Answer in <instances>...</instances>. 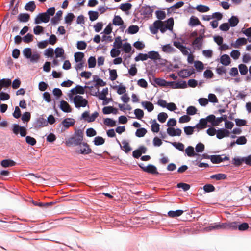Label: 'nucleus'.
Returning <instances> with one entry per match:
<instances>
[{
	"mask_svg": "<svg viewBox=\"0 0 251 251\" xmlns=\"http://www.w3.org/2000/svg\"><path fill=\"white\" fill-rule=\"evenodd\" d=\"M71 100H73L75 107L77 109L85 107L88 105V100L81 95H75Z\"/></svg>",
	"mask_w": 251,
	"mask_h": 251,
	"instance_id": "f257e3e1",
	"label": "nucleus"
},
{
	"mask_svg": "<svg viewBox=\"0 0 251 251\" xmlns=\"http://www.w3.org/2000/svg\"><path fill=\"white\" fill-rule=\"evenodd\" d=\"M92 88V87H90L87 85H85L84 87H82L80 85H77L75 88L72 89L70 90V93L68 94V97L70 100H72L73 97L75 95H80L84 94L85 93V88Z\"/></svg>",
	"mask_w": 251,
	"mask_h": 251,
	"instance_id": "f03ea898",
	"label": "nucleus"
},
{
	"mask_svg": "<svg viewBox=\"0 0 251 251\" xmlns=\"http://www.w3.org/2000/svg\"><path fill=\"white\" fill-rule=\"evenodd\" d=\"M223 155H203L204 157L207 159H210L213 163H219L225 160H229V158L227 156L222 157Z\"/></svg>",
	"mask_w": 251,
	"mask_h": 251,
	"instance_id": "7ed1b4c3",
	"label": "nucleus"
},
{
	"mask_svg": "<svg viewBox=\"0 0 251 251\" xmlns=\"http://www.w3.org/2000/svg\"><path fill=\"white\" fill-rule=\"evenodd\" d=\"M75 123V120L71 118H67L62 121L59 127L61 128V132L64 131L66 129L72 126Z\"/></svg>",
	"mask_w": 251,
	"mask_h": 251,
	"instance_id": "20e7f679",
	"label": "nucleus"
},
{
	"mask_svg": "<svg viewBox=\"0 0 251 251\" xmlns=\"http://www.w3.org/2000/svg\"><path fill=\"white\" fill-rule=\"evenodd\" d=\"M98 116V112H95L91 116H89V112L86 111L82 114L81 117L88 123H90L94 122Z\"/></svg>",
	"mask_w": 251,
	"mask_h": 251,
	"instance_id": "39448f33",
	"label": "nucleus"
},
{
	"mask_svg": "<svg viewBox=\"0 0 251 251\" xmlns=\"http://www.w3.org/2000/svg\"><path fill=\"white\" fill-rule=\"evenodd\" d=\"M49 20V17L48 16L45 12H44L39 14L36 17L34 20V23L35 24H39L41 22L48 23Z\"/></svg>",
	"mask_w": 251,
	"mask_h": 251,
	"instance_id": "423d86ee",
	"label": "nucleus"
},
{
	"mask_svg": "<svg viewBox=\"0 0 251 251\" xmlns=\"http://www.w3.org/2000/svg\"><path fill=\"white\" fill-rule=\"evenodd\" d=\"M77 152L82 154H88L92 152V150L87 143H83L79 146Z\"/></svg>",
	"mask_w": 251,
	"mask_h": 251,
	"instance_id": "0eeeda50",
	"label": "nucleus"
},
{
	"mask_svg": "<svg viewBox=\"0 0 251 251\" xmlns=\"http://www.w3.org/2000/svg\"><path fill=\"white\" fill-rule=\"evenodd\" d=\"M74 145L80 146L83 141V134L81 131H78L75 133V136L72 137Z\"/></svg>",
	"mask_w": 251,
	"mask_h": 251,
	"instance_id": "6e6552de",
	"label": "nucleus"
},
{
	"mask_svg": "<svg viewBox=\"0 0 251 251\" xmlns=\"http://www.w3.org/2000/svg\"><path fill=\"white\" fill-rule=\"evenodd\" d=\"M140 167L142 169V170L146 172H148L149 173H151L152 174H158V172L157 171L156 167L151 164H150L147 166H142L141 165H139Z\"/></svg>",
	"mask_w": 251,
	"mask_h": 251,
	"instance_id": "1a4fd4ad",
	"label": "nucleus"
},
{
	"mask_svg": "<svg viewBox=\"0 0 251 251\" xmlns=\"http://www.w3.org/2000/svg\"><path fill=\"white\" fill-rule=\"evenodd\" d=\"M203 36L202 35H200L197 37L193 42V45L195 48L198 50L201 49L203 42Z\"/></svg>",
	"mask_w": 251,
	"mask_h": 251,
	"instance_id": "9d476101",
	"label": "nucleus"
},
{
	"mask_svg": "<svg viewBox=\"0 0 251 251\" xmlns=\"http://www.w3.org/2000/svg\"><path fill=\"white\" fill-rule=\"evenodd\" d=\"M167 132L171 136H180L182 131L179 128L175 129L173 127H169L167 129Z\"/></svg>",
	"mask_w": 251,
	"mask_h": 251,
	"instance_id": "9b49d317",
	"label": "nucleus"
},
{
	"mask_svg": "<svg viewBox=\"0 0 251 251\" xmlns=\"http://www.w3.org/2000/svg\"><path fill=\"white\" fill-rule=\"evenodd\" d=\"M60 108L64 112L70 113L72 111V108L69 103L64 100L60 101Z\"/></svg>",
	"mask_w": 251,
	"mask_h": 251,
	"instance_id": "f8f14e48",
	"label": "nucleus"
},
{
	"mask_svg": "<svg viewBox=\"0 0 251 251\" xmlns=\"http://www.w3.org/2000/svg\"><path fill=\"white\" fill-rule=\"evenodd\" d=\"M229 131L225 129H220L217 131V138L221 139L225 137H228L229 135Z\"/></svg>",
	"mask_w": 251,
	"mask_h": 251,
	"instance_id": "ddd939ff",
	"label": "nucleus"
},
{
	"mask_svg": "<svg viewBox=\"0 0 251 251\" xmlns=\"http://www.w3.org/2000/svg\"><path fill=\"white\" fill-rule=\"evenodd\" d=\"M224 225L223 223H214L211 224L209 226L206 228V231H209L213 230H222L224 229Z\"/></svg>",
	"mask_w": 251,
	"mask_h": 251,
	"instance_id": "4468645a",
	"label": "nucleus"
},
{
	"mask_svg": "<svg viewBox=\"0 0 251 251\" xmlns=\"http://www.w3.org/2000/svg\"><path fill=\"white\" fill-rule=\"evenodd\" d=\"M162 24V21L160 20H157L155 21L152 25L150 27L151 33L153 34H155L158 32L159 29V25Z\"/></svg>",
	"mask_w": 251,
	"mask_h": 251,
	"instance_id": "2eb2a0df",
	"label": "nucleus"
},
{
	"mask_svg": "<svg viewBox=\"0 0 251 251\" xmlns=\"http://www.w3.org/2000/svg\"><path fill=\"white\" fill-rule=\"evenodd\" d=\"M247 43V39L245 38H239L236 40L235 43L232 44V46L235 48H238L240 46L246 45Z\"/></svg>",
	"mask_w": 251,
	"mask_h": 251,
	"instance_id": "dca6fc26",
	"label": "nucleus"
},
{
	"mask_svg": "<svg viewBox=\"0 0 251 251\" xmlns=\"http://www.w3.org/2000/svg\"><path fill=\"white\" fill-rule=\"evenodd\" d=\"M149 57L150 59L154 61H155L157 60L161 59V56L159 54L157 51H149L148 53Z\"/></svg>",
	"mask_w": 251,
	"mask_h": 251,
	"instance_id": "f3484780",
	"label": "nucleus"
},
{
	"mask_svg": "<svg viewBox=\"0 0 251 251\" xmlns=\"http://www.w3.org/2000/svg\"><path fill=\"white\" fill-rule=\"evenodd\" d=\"M117 142L120 145L121 148L123 149V150L126 153H128L131 151V148L129 144V143L126 141H123L122 143L123 146H122L119 141V140H117Z\"/></svg>",
	"mask_w": 251,
	"mask_h": 251,
	"instance_id": "a211bd4d",
	"label": "nucleus"
},
{
	"mask_svg": "<svg viewBox=\"0 0 251 251\" xmlns=\"http://www.w3.org/2000/svg\"><path fill=\"white\" fill-rule=\"evenodd\" d=\"M48 125V122L46 119L43 117H39L36 121L35 127H44Z\"/></svg>",
	"mask_w": 251,
	"mask_h": 251,
	"instance_id": "6ab92c4d",
	"label": "nucleus"
},
{
	"mask_svg": "<svg viewBox=\"0 0 251 251\" xmlns=\"http://www.w3.org/2000/svg\"><path fill=\"white\" fill-rule=\"evenodd\" d=\"M220 63L224 66H228L231 63V60L227 54L222 55L220 57Z\"/></svg>",
	"mask_w": 251,
	"mask_h": 251,
	"instance_id": "aec40b11",
	"label": "nucleus"
},
{
	"mask_svg": "<svg viewBox=\"0 0 251 251\" xmlns=\"http://www.w3.org/2000/svg\"><path fill=\"white\" fill-rule=\"evenodd\" d=\"M224 229H237L238 223L235 222L223 223Z\"/></svg>",
	"mask_w": 251,
	"mask_h": 251,
	"instance_id": "412c9836",
	"label": "nucleus"
},
{
	"mask_svg": "<svg viewBox=\"0 0 251 251\" xmlns=\"http://www.w3.org/2000/svg\"><path fill=\"white\" fill-rule=\"evenodd\" d=\"M162 50L166 53H171L175 52L176 50L173 48L170 44H166L162 47Z\"/></svg>",
	"mask_w": 251,
	"mask_h": 251,
	"instance_id": "4be33fe9",
	"label": "nucleus"
},
{
	"mask_svg": "<svg viewBox=\"0 0 251 251\" xmlns=\"http://www.w3.org/2000/svg\"><path fill=\"white\" fill-rule=\"evenodd\" d=\"M102 112L104 114H109L110 113L116 114L117 113V109L112 106H106L103 108Z\"/></svg>",
	"mask_w": 251,
	"mask_h": 251,
	"instance_id": "5701e85b",
	"label": "nucleus"
},
{
	"mask_svg": "<svg viewBox=\"0 0 251 251\" xmlns=\"http://www.w3.org/2000/svg\"><path fill=\"white\" fill-rule=\"evenodd\" d=\"M142 106L148 110V112H151L154 109V106L153 104L148 101H142L141 102Z\"/></svg>",
	"mask_w": 251,
	"mask_h": 251,
	"instance_id": "b1692460",
	"label": "nucleus"
},
{
	"mask_svg": "<svg viewBox=\"0 0 251 251\" xmlns=\"http://www.w3.org/2000/svg\"><path fill=\"white\" fill-rule=\"evenodd\" d=\"M11 84L10 79H2L0 80V92L3 87H8Z\"/></svg>",
	"mask_w": 251,
	"mask_h": 251,
	"instance_id": "393cba45",
	"label": "nucleus"
},
{
	"mask_svg": "<svg viewBox=\"0 0 251 251\" xmlns=\"http://www.w3.org/2000/svg\"><path fill=\"white\" fill-rule=\"evenodd\" d=\"M192 73V72L188 69H183L179 71L178 75L180 77L185 78L190 76Z\"/></svg>",
	"mask_w": 251,
	"mask_h": 251,
	"instance_id": "a878e982",
	"label": "nucleus"
},
{
	"mask_svg": "<svg viewBox=\"0 0 251 251\" xmlns=\"http://www.w3.org/2000/svg\"><path fill=\"white\" fill-rule=\"evenodd\" d=\"M30 18V15L27 13H20L18 16L20 22H27Z\"/></svg>",
	"mask_w": 251,
	"mask_h": 251,
	"instance_id": "bb28decb",
	"label": "nucleus"
},
{
	"mask_svg": "<svg viewBox=\"0 0 251 251\" xmlns=\"http://www.w3.org/2000/svg\"><path fill=\"white\" fill-rule=\"evenodd\" d=\"M15 164L16 163L13 160L10 159H5L1 161V165L5 168L13 166H15Z\"/></svg>",
	"mask_w": 251,
	"mask_h": 251,
	"instance_id": "cd10ccee",
	"label": "nucleus"
},
{
	"mask_svg": "<svg viewBox=\"0 0 251 251\" xmlns=\"http://www.w3.org/2000/svg\"><path fill=\"white\" fill-rule=\"evenodd\" d=\"M187 87V84L185 81H180L177 82H175V86L174 89H184Z\"/></svg>",
	"mask_w": 251,
	"mask_h": 251,
	"instance_id": "c85d7f7f",
	"label": "nucleus"
},
{
	"mask_svg": "<svg viewBox=\"0 0 251 251\" xmlns=\"http://www.w3.org/2000/svg\"><path fill=\"white\" fill-rule=\"evenodd\" d=\"M62 12L61 10L58 11L55 15L51 19V22L53 24H56L60 20Z\"/></svg>",
	"mask_w": 251,
	"mask_h": 251,
	"instance_id": "c756f323",
	"label": "nucleus"
},
{
	"mask_svg": "<svg viewBox=\"0 0 251 251\" xmlns=\"http://www.w3.org/2000/svg\"><path fill=\"white\" fill-rule=\"evenodd\" d=\"M108 93V88H105L103 89L102 91L100 93H99L98 94L97 97L99 99L101 100H105L106 99V96Z\"/></svg>",
	"mask_w": 251,
	"mask_h": 251,
	"instance_id": "7c9ffc66",
	"label": "nucleus"
},
{
	"mask_svg": "<svg viewBox=\"0 0 251 251\" xmlns=\"http://www.w3.org/2000/svg\"><path fill=\"white\" fill-rule=\"evenodd\" d=\"M201 22L197 17L192 16L189 20V25L191 26H195L196 25H200Z\"/></svg>",
	"mask_w": 251,
	"mask_h": 251,
	"instance_id": "2f4dec72",
	"label": "nucleus"
},
{
	"mask_svg": "<svg viewBox=\"0 0 251 251\" xmlns=\"http://www.w3.org/2000/svg\"><path fill=\"white\" fill-rule=\"evenodd\" d=\"M207 124V122L206 119H200L199 124H197L195 127H196L197 128L202 129L206 127Z\"/></svg>",
	"mask_w": 251,
	"mask_h": 251,
	"instance_id": "473e14b6",
	"label": "nucleus"
},
{
	"mask_svg": "<svg viewBox=\"0 0 251 251\" xmlns=\"http://www.w3.org/2000/svg\"><path fill=\"white\" fill-rule=\"evenodd\" d=\"M183 213V211L181 210H177L176 211H169L168 215L170 217H176L181 215Z\"/></svg>",
	"mask_w": 251,
	"mask_h": 251,
	"instance_id": "72a5a7b5",
	"label": "nucleus"
},
{
	"mask_svg": "<svg viewBox=\"0 0 251 251\" xmlns=\"http://www.w3.org/2000/svg\"><path fill=\"white\" fill-rule=\"evenodd\" d=\"M36 8V5L34 1H30L26 4L25 9L27 11L33 12Z\"/></svg>",
	"mask_w": 251,
	"mask_h": 251,
	"instance_id": "f704fd0d",
	"label": "nucleus"
},
{
	"mask_svg": "<svg viewBox=\"0 0 251 251\" xmlns=\"http://www.w3.org/2000/svg\"><path fill=\"white\" fill-rule=\"evenodd\" d=\"M151 131L153 132L157 133L159 131L160 125L158 124L155 120L152 121L151 125Z\"/></svg>",
	"mask_w": 251,
	"mask_h": 251,
	"instance_id": "c9c22d12",
	"label": "nucleus"
},
{
	"mask_svg": "<svg viewBox=\"0 0 251 251\" xmlns=\"http://www.w3.org/2000/svg\"><path fill=\"white\" fill-rule=\"evenodd\" d=\"M185 152L189 157H193L197 154L195 152L194 149L192 146H189L185 149Z\"/></svg>",
	"mask_w": 251,
	"mask_h": 251,
	"instance_id": "e433bc0d",
	"label": "nucleus"
},
{
	"mask_svg": "<svg viewBox=\"0 0 251 251\" xmlns=\"http://www.w3.org/2000/svg\"><path fill=\"white\" fill-rule=\"evenodd\" d=\"M226 175L224 174L219 173L211 176V179H215L217 180L225 179L226 178Z\"/></svg>",
	"mask_w": 251,
	"mask_h": 251,
	"instance_id": "4c0bfd02",
	"label": "nucleus"
},
{
	"mask_svg": "<svg viewBox=\"0 0 251 251\" xmlns=\"http://www.w3.org/2000/svg\"><path fill=\"white\" fill-rule=\"evenodd\" d=\"M122 46V41L120 36L117 37L115 39L114 42L113 43V46L114 48L119 49Z\"/></svg>",
	"mask_w": 251,
	"mask_h": 251,
	"instance_id": "58836bf2",
	"label": "nucleus"
},
{
	"mask_svg": "<svg viewBox=\"0 0 251 251\" xmlns=\"http://www.w3.org/2000/svg\"><path fill=\"white\" fill-rule=\"evenodd\" d=\"M113 24L115 25H121L124 24L123 21L119 16H115L113 20Z\"/></svg>",
	"mask_w": 251,
	"mask_h": 251,
	"instance_id": "ea45409f",
	"label": "nucleus"
},
{
	"mask_svg": "<svg viewBox=\"0 0 251 251\" xmlns=\"http://www.w3.org/2000/svg\"><path fill=\"white\" fill-rule=\"evenodd\" d=\"M147 132V131L145 128H140L136 130L135 135L138 137H142L145 135Z\"/></svg>",
	"mask_w": 251,
	"mask_h": 251,
	"instance_id": "a19ab883",
	"label": "nucleus"
},
{
	"mask_svg": "<svg viewBox=\"0 0 251 251\" xmlns=\"http://www.w3.org/2000/svg\"><path fill=\"white\" fill-rule=\"evenodd\" d=\"M90 20L94 21L97 19L99 17V13L97 11H90L88 12Z\"/></svg>",
	"mask_w": 251,
	"mask_h": 251,
	"instance_id": "79ce46f5",
	"label": "nucleus"
},
{
	"mask_svg": "<svg viewBox=\"0 0 251 251\" xmlns=\"http://www.w3.org/2000/svg\"><path fill=\"white\" fill-rule=\"evenodd\" d=\"M238 68L240 74L242 75H246L248 73V68L247 66L243 64H241L238 66Z\"/></svg>",
	"mask_w": 251,
	"mask_h": 251,
	"instance_id": "37998d69",
	"label": "nucleus"
},
{
	"mask_svg": "<svg viewBox=\"0 0 251 251\" xmlns=\"http://www.w3.org/2000/svg\"><path fill=\"white\" fill-rule=\"evenodd\" d=\"M84 56V54L83 53L80 52H76L74 54L75 60L76 62H82Z\"/></svg>",
	"mask_w": 251,
	"mask_h": 251,
	"instance_id": "c03bdc74",
	"label": "nucleus"
},
{
	"mask_svg": "<svg viewBox=\"0 0 251 251\" xmlns=\"http://www.w3.org/2000/svg\"><path fill=\"white\" fill-rule=\"evenodd\" d=\"M229 25L231 27H234L238 23H239V20L238 19L234 16H232L229 19Z\"/></svg>",
	"mask_w": 251,
	"mask_h": 251,
	"instance_id": "a18cd8bd",
	"label": "nucleus"
},
{
	"mask_svg": "<svg viewBox=\"0 0 251 251\" xmlns=\"http://www.w3.org/2000/svg\"><path fill=\"white\" fill-rule=\"evenodd\" d=\"M149 56L148 54H144V53H139L135 58V60L136 61H145L147 60Z\"/></svg>",
	"mask_w": 251,
	"mask_h": 251,
	"instance_id": "49530a36",
	"label": "nucleus"
},
{
	"mask_svg": "<svg viewBox=\"0 0 251 251\" xmlns=\"http://www.w3.org/2000/svg\"><path fill=\"white\" fill-rule=\"evenodd\" d=\"M142 9L143 14L146 15H151L153 12V10L151 9V7L147 5L143 6Z\"/></svg>",
	"mask_w": 251,
	"mask_h": 251,
	"instance_id": "de8ad7c7",
	"label": "nucleus"
},
{
	"mask_svg": "<svg viewBox=\"0 0 251 251\" xmlns=\"http://www.w3.org/2000/svg\"><path fill=\"white\" fill-rule=\"evenodd\" d=\"M104 124L110 127H113L116 126V122L113 119L108 118L104 119Z\"/></svg>",
	"mask_w": 251,
	"mask_h": 251,
	"instance_id": "09e8293b",
	"label": "nucleus"
},
{
	"mask_svg": "<svg viewBox=\"0 0 251 251\" xmlns=\"http://www.w3.org/2000/svg\"><path fill=\"white\" fill-rule=\"evenodd\" d=\"M104 139L100 136H97L94 138V144L96 146L101 145L104 144Z\"/></svg>",
	"mask_w": 251,
	"mask_h": 251,
	"instance_id": "8fccbe9b",
	"label": "nucleus"
},
{
	"mask_svg": "<svg viewBox=\"0 0 251 251\" xmlns=\"http://www.w3.org/2000/svg\"><path fill=\"white\" fill-rule=\"evenodd\" d=\"M167 117V114L164 112H161L159 113L158 115V120L160 122L162 123H164L165 122Z\"/></svg>",
	"mask_w": 251,
	"mask_h": 251,
	"instance_id": "3c124183",
	"label": "nucleus"
},
{
	"mask_svg": "<svg viewBox=\"0 0 251 251\" xmlns=\"http://www.w3.org/2000/svg\"><path fill=\"white\" fill-rule=\"evenodd\" d=\"M196 9L197 11L200 12H206L208 11L210 9L209 7L203 5H199L197 6Z\"/></svg>",
	"mask_w": 251,
	"mask_h": 251,
	"instance_id": "603ef678",
	"label": "nucleus"
},
{
	"mask_svg": "<svg viewBox=\"0 0 251 251\" xmlns=\"http://www.w3.org/2000/svg\"><path fill=\"white\" fill-rule=\"evenodd\" d=\"M196 127L188 126L184 128V131L186 135H192L194 132V130Z\"/></svg>",
	"mask_w": 251,
	"mask_h": 251,
	"instance_id": "864d4df0",
	"label": "nucleus"
},
{
	"mask_svg": "<svg viewBox=\"0 0 251 251\" xmlns=\"http://www.w3.org/2000/svg\"><path fill=\"white\" fill-rule=\"evenodd\" d=\"M186 112L189 115H194L197 113V109L195 106H190L187 108Z\"/></svg>",
	"mask_w": 251,
	"mask_h": 251,
	"instance_id": "5fc2aeb1",
	"label": "nucleus"
},
{
	"mask_svg": "<svg viewBox=\"0 0 251 251\" xmlns=\"http://www.w3.org/2000/svg\"><path fill=\"white\" fill-rule=\"evenodd\" d=\"M23 53L25 58L28 59L31 57L32 54L31 49L29 48H25L23 51Z\"/></svg>",
	"mask_w": 251,
	"mask_h": 251,
	"instance_id": "6e6d98bb",
	"label": "nucleus"
},
{
	"mask_svg": "<svg viewBox=\"0 0 251 251\" xmlns=\"http://www.w3.org/2000/svg\"><path fill=\"white\" fill-rule=\"evenodd\" d=\"M109 79L111 81L115 80L117 78V71L115 69L109 70Z\"/></svg>",
	"mask_w": 251,
	"mask_h": 251,
	"instance_id": "4d7b16f0",
	"label": "nucleus"
},
{
	"mask_svg": "<svg viewBox=\"0 0 251 251\" xmlns=\"http://www.w3.org/2000/svg\"><path fill=\"white\" fill-rule=\"evenodd\" d=\"M134 114L136 116V117L139 120H141L144 116V112L141 109H135Z\"/></svg>",
	"mask_w": 251,
	"mask_h": 251,
	"instance_id": "13d9d810",
	"label": "nucleus"
},
{
	"mask_svg": "<svg viewBox=\"0 0 251 251\" xmlns=\"http://www.w3.org/2000/svg\"><path fill=\"white\" fill-rule=\"evenodd\" d=\"M89 68H94L96 64V60L95 57L91 56L88 60Z\"/></svg>",
	"mask_w": 251,
	"mask_h": 251,
	"instance_id": "bf43d9fd",
	"label": "nucleus"
},
{
	"mask_svg": "<svg viewBox=\"0 0 251 251\" xmlns=\"http://www.w3.org/2000/svg\"><path fill=\"white\" fill-rule=\"evenodd\" d=\"M128 33L129 34H135L139 31V27L137 25H131L128 29Z\"/></svg>",
	"mask_w": 251,
	"mask_h": 251,
	"instance_id": "052dcab7",
	"label": "nucleus"
},
{
	"mask_svg": "<svg viewBox=\"0 0 251 251\" xmlns=\"http://www.w3.org/2000/svg\"><path fill=\"white\" fill-rule=\"evenodd\" d=\"M194 66L198 71H201L204 69L203 64L200 61H196L194 62Z\"/></svg>",
	"mask_w": 251,
	"mask_h": 251,
	"instance_id": "680f3d73",
	"label": "nucleus"
},
{
	"mask_svg": "<svg viewBox=\"0 0 251 251\" xmlns=\"http://www.w3.org/2000/svg\"><path fill=\"white\" fill-rule=\"evenodd\" d=\"M240 52L239 50H234L230 52V56L234 60H237L240 56Z\"/></svg>",
	"mask_w": 251,
	"mask_h": 251,
	"instance_id": "e2e57ef3",
	"label": "nucleus"
},
{
	"mask_svg": "<svg viewBox=\"0 0 251 251\" xmlns=\"http://www.w3.org/2000/svg\"><path fill=\"white\" fill-rule=\"evenodd\" d=\"M39 54L37 52H35L31 54V57H30L29 59H30V60L31 62L34 63L37 62L39 59Z\"/></svg>",
	"mask_w": 251,
	"mask_h": 251,
	"instance_id": "0e129e2a",
	"label": "nucleus"
},
{
	"mask_svg": "<svg viewBox=\"0 0 251 251\" xmlns=\"http://www.w3.org/2000/svg\"><path fill=\"white\" fill-rule=\"evenodd\" d=\"M44 28L40 25H36L34 27L33 32L35 35H39L43 33Z\"/></svg>",
	"mask_w": 251,
	"mask_h": 251,
	"instance_id": "69168bd1",
	"label": "nucleus"
},
{
	"mask_svg": "<svg viewBox=\"0 0 251 251\" xmlns=\"http://www.w3.org/2000/svg\"><path fill=\"white\" fill-rule=\"evenodd\" d=\"M25 141L27 144L31 146H34L36 143V140L35 139L29 136H27L25 137Z\"/></svg>",
	"mask_w": 251,
	"mask_h": 251,
	"instance_id": "338daca9",
	"label": "nucleus"
},
{
	"mask_svg": "<svg viewBox=\"0 0 251 251\" xmlns=\"http://www.w3.org/2000/svg\"><path fill=\"white\" fill-rule=\"evenodd\" d=\"M132 5L130 3H123L120 5V8L123 11H126L131 9Z\"/></svg>",
	"mask_w": 251,
	"mask_h": 251,
	"instance_id": "774afa93",
	"label": "nucleus"
}]
</instances>
